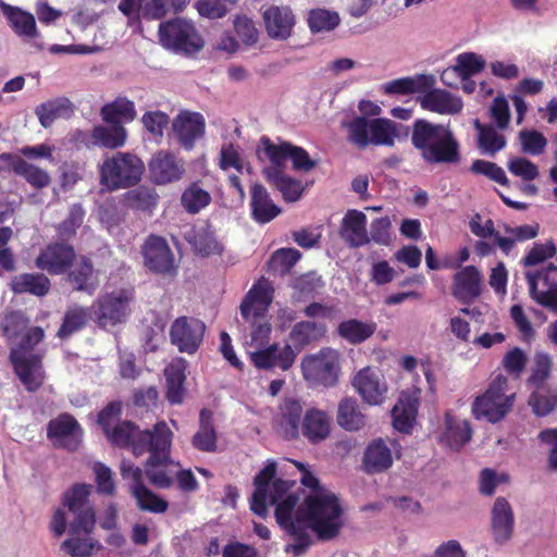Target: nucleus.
Segmentation results:
<instances>
[{
	"mask_svg": "<svg viewBox=\"0 0 557 557\" xmlns=\"http://www.w3.org/2000/svg\"><path fill=\"white\" fill-rule=\"evenodd\" d=\"M159 38L164 48L184 55L196 54L203 48V40L195 25L181 17L161 22Z\"/></svg>",
	"mask_w": 557,
	"mask_h": 557,
	"instance_id": "6e6552de",
	"label": "nucleus"
},
{
	"mask_svg": "<svg viewBox=\"0 0 557 557\" xmlns=\"http://www.w3.org/2000/svg\"><path fill=\"white\" fill-rule=\"evenodd\" d=\"M553 359L547 352H536L533 358L531 373L527 380L528 385L541 389L544 387L553 371Z\"/></svg>",
	"mask_w": 557,
	"mask_h": 557,
	"instance_id": "4d7b16f0",
	"label": "nucleus"
},
{
	"mask_svg": "<svg viewBox=\"0 0 557 557\" xmlns=\"http://www.w3.org/2000/svg\"><path fill=\"white\" fill-rule=\"evenodd\" d=\"M135 299L133 289H119L99 296L91 305L92 319L101 329L124 323Z\"/></svg>",
	"mask_w": 557,
	"mask_h": 557,
	"instance_id": "1a4fd4ad",
	"label": "nucleus"
},
{
	"mask_svg": "<svg viewBox=\"0 0 557 557\" xmlns=\"http://www.w3.org/2000/svg\"><path fill=\"white\" fill-rule=\"evenodd\" d=\"M352 385L362 397L371 405H381L386 397L387 385L383 376L370 368L361 369L354 377Z\"/></svg>",
	"mask_w": 557,
	"mask_h": 557,
	"instance_id": "4be33fe9",
	"label": "nucleus"
},
{
	"mask_svg": "<svg viewBox=\"0 0 557 557\" xmlns=\"http://www.w3.org/2000/svg\"><path fill=\"white\" fill-rule=\"evenodd\" d=\"M435 84L432 75H417L391 81L384 85V92L388 95H410L424 92Z\"/></svg>",
	"mask_w": 557,
	"mask_h": 557,
	"instance_id": "79ce46f5",
	"label": "nucleus"
},
{
	"mask_svg": "<svg viewBox=\"0 0 557 557\" xmlns=\"http://www.w3.org/2000/svg\"><path fill=\"white\" fill-rule=\"evenodd\" d=\"M508 379L496 375L488 384L486 391L475 397L472 403V414L475 419H485L490 423L502 421L513 407L516 394H507Z\"/></svg>",
	"mask_w": 557,
	"mask_h": 557,
	"instance_id": "0eeeda50",
	"label": "nucleus"
},
{
	"mask_svg": "<svg viewBox=\"0 0 557 557\" xmlns=\"http://www.w3.org/2000/svg\"><path fill=\"white\" fill-rule=\"evenodd\" d=\"M28 319L21 311H10L0 321V329L3 336L9 341L16 338L27 329Z\"/></svg>",
	"mask_w": 557,
	"mask_h": 557,
	"instance_id": "e2e57ef3",
	"label": "nucleus"
},
{
	"mask_svg": "<svg viewBox=\"0 0 557 557\" xmlns=\"http://www.w3.org/2000/svg\"><path fill=\"white\" fill-rule=\"evenodd\" d=\"M411 144L429 164L457 163L459 143L448 126L418 119L412 124Z\"/></svg>",
	"mask_w": 557,
	"mask_h": 557,
	"instance_id": "f03ea898",
	"label": "nucleus"
},
{
	"mask_svg": "<svg viewBox=\"0 0 557 557\" xmlns=\"http://www.w3.org/2000/svg\"><path fill=\"white\" fill-rule=\"evenodd\" d=\"M185 171V162L170 151L160 150L149 161L150 178L157 185L178 182Z\"/></svg>",
	"mask_w": 557,
	"mask_h": 557,
	"instance_id": "6ab92c4d",
	"label": "nucleus"
},
{
	"mask_svg": "<svg viewBox=\"0 0 557 557\" xmlns=\"http://www.w3.org/2000/svg\"><path fill=\"white\" fill-rule=\"evenodd\" d=\"M273 294L274 288L269 281L264 278L258 281L240 304L242 317L249 320L250 315L260 317L265 314L273 300Z\"/></svg>",
	"mask_w": 557,
	"mask_h": 557,
	"instance_id": "b1692460",
	"label": "nucleus"
},
{
	"mask_svg": "<svg viewBox=\"0 0 557 557\" xmlns=\"http://www.w3.org/2000/svg\"><path fill=\"white\" fill-rule=\"evenodd\" d=\"M300 258V251L295 248H280L272 253L268 262L269 271L284 276L290 272Z\"/></svg>",
	"mask_w": 557,
	"mask_h": 557,
	"instance_id": "052dcab7",
	"label": "nucleus"
},
{
	"mask_svg": "<svg viewBox=\"0 0 557 557\" xmlns=\"http://www.w3.org/2000/svg\"><path fill=\"white\" fill-rule=\"evenodd\" d=\"M336 420L341 428L349 432L358 431L366 424V416L357 399L351 397H345L339 401Z\"/></svg>",
	"mask_w": 557,
	"mask_h": 557,
	"instance_id": "c03bdc74",
	"label": "nucleus"
},
{
	"mask_svg": "<svg viewBox=\"0 0 557 557\" xmlns=\"http://www.w3.org/2000/svg\"><path fill=\"white\" fill-rule=\"evenodd\" d=\"M122 412L123 404L120 400L110 401L98 412L97 422L104 435L122 421Z\"/></svg>",
	"mask_w": 557,
	"mask_h": 557,
	"instance_id": "69168bd1",
	"label": "nucleus"
},
{
	"mask_svg": "<svg viewBox=\"0 0 557 557\" xmlns=\"http://www.w3.org/2000/svg\"><path fill=\"white\" fill-rule=\"evenodd\" d=\"M513 510L505 497H497L492 508V534L496 543L508 542L513 533Z\"/></svg>",
	"mask_w": 557,
	"mask_h": 557,
	"instance_id": "c756f323",
	"label": "nucleus"
},
{
	"mask_svg": "<svg viewBox=\"0 0 557 557\" xmlns=\"http://www.w3.org/2000/svg\"><path fill=\"white\" fill-rule=\"evenodd\" d=\"M131 490L140 510L153 513H163L168 510V502L151 492L145 484L132 485Z\"/></svg>",
	"mask_w": 557,
	"mask_h": 557,
	"instance_id": "13d9d810",
	"label": "nucleus"
},
{
	"mask_svg": "<svg viewBox=\"0 0 557 557\" xmlns=\"http://www.w3.org/2000/svg\"><path fill=\"white\" fill-rule=\"evenodd\" d=\"M21 169L17 172L29 185L36 189L48 187L51 183V177L47 171L26 162L22 159Z\"/></svg>",
	"mask_w": 557,
	"mask_h": 557,
	"instance_id": "338daca9",
	"label": "nucleus"
},
{
	"mask_svg": "<svg viewBox=\"0 0 557 557\" xmlns=\"http://www.w3.org/2000/svg\"><path fill=\"white\" fill-rule=\"evenodd\" d=\"M91 485L86 483H76L71 486L63 495L62 505L74 515L71 524V532L94 531L96 524V513L94 506L89 502Z\"/></svg>",
	"mask_w": 557,
	"mask_h": 557,
	"instance_id": "9d476101",
	"label": "nucleus"
},
{
	"mask_svg": "<svg viewBox=\"0 0 557 557\" xmlns=\"http://www.w3.org/2000/svg\"><path fill=\"white\" fill-rule=\"evenodd\" d=\"M472 436L470 423L466 420H457L449 412L445 413V431L441 441L451 449L459 450Z\"/></svg>",
	"mask_w": 557,
	"mask_h": 557,
	"instance_id": "ea45409f",
	"label": "nucleus"
},
{
	"mask_svg": "<svg viewBox=\"0 0 557 557\" xmlns=\"http://www.w3.org/2000/svg\"><path fill=\"white\" fill-rule=\"evenodd\" d=\"M126 201L134 209L148 211L157 206L158 195L153 189L139 186L127 193Z\"/></svg>",
	"mask_w": 557,
	"mask_h": 557,
	"instance_id": "0e129e2a",
	"label": "nucleus"
},
{
	"mask_svg": "<svg viewBox=\"0 0 557 557\" xmlns=\"http://www.w3.org/2000/svg\"><path fill=\"white\" fill-rule=\"evenodd\" d=\"M325 325L313 321H300L296 323L290 333L289 339L296 348H304L311 342L318 341L325 334Z\"/></svg>",
	"mask_w": 557,
	"mask_h": 557,
	"instance_id": "864d4df0",
	"label": "nucleus"
},
{
	"mask_svg": "<svg viewBox=\"0 0 557 557\" xmlns=\"http://www.w3.org/2000/svg\"><path fill=\"white\" fill-rule=\"evenodd\" d=\"M141 252L145 265L151 272L162 275L176 274L174 256L163 237L157 235L148 236L143 245Z\"/></svg>",
	"mask_w": 557,
	"mask_h": 557,
	"instance_id": "f3484780",
	"label": "nucleus"
},
{
	"mask_svg": "<svg viewBox=\"0 0 557 557\" xmlns=\"http://www.w3.org/2000/svg\"><path fill=\"white\" fill-rule=\"evenodd\" d=\"M332 418L317 407L308 406L302 419L299 438L304 437L310 444H319L331 434Z\"/></svg>",
	"mask_w": 557,
	"mask_h": 557,
	"instance_id": "5701e85b",
	"label": "nucleus"
},
{
	"mask_svg": "<svg viewBox=\"0 0 557 557\" xmlns=\"http://www.w3.org/2000/svg\"><path fill=\"white\" fill-rule=\"evenodd\" d=\"M375 330L374 322H362L357 319L343 321L337 327L339 336L352 345L366 342L374 334Z\"/></svg>",
	"mask_w": 557,
	"mask_h": 557,
	"instance_id": "09e8293b",
	"label": "nucleus"
},
{
	"mask_svg": "<svg viewBox=\"0 0 557 557\" xmlns=\"http://www.w3.org/2000/svg\"><path fill=\"white\" fill-rule=\"evenodd\" d=\"M106 437L112 446L129 448L136 458L149 454L144 467L153 486L169 488L173 485L172 468L176 466L171 457L173 432L165 421L157 422L151 430H140L136 423L122 420Z\"/></svg>",
	"mask_w": 557,
	"mask_h": 557,
	"instance_id": "f257e3e1",
	"label": "nucleus"
},
{
	"mask_svg": "<svg viewBox=\"0 0 557 557\" xmlns=\"http://www.w3.org/2000/svg\"><path fill=\"white\" fill-rule=\"evenodd\" d=\"M1 8L17 35L28 38L37 36L36 21L33 14L4 2H1Z\"/></svg>",
	"mask_w": 557,
	"mask_h": 557,
	"instance_id": "de8ad7c7",
	"label": "nucleus"
},
{
	"mask_svg": "<svg viewBox=\"0 0 557 557\" xmlns=\"http://www.w3.org/2000/svg\"><path fill=\"white\" fill-rule=\"evenodd\" d=\"M211 200L210 193L201 187L200 182L190 183L181 195V205L189 214L199 213Z\"/></svg>",
	"mask_w": 557,
	"mask_h": 557,
	"instance_id": "3c124183",
	"label": "nucleus"
},
{
	"mask_svg": "<svg viewBox=\"0 0 557 557\" xmlns=\"http://www.w3.org/2000/svg\"><path fill=\"white\" fill-rule=\"evenodd\" d=\"M267 34L275 40H286L292 36L296 17L287 5H270L262 11Z\"/></svg>",
	"mask_w": 557,
	"mask_h": 557,
	"instance_id": "412c9836",
	"label": "nucleus"
},
{
	"mask_svg": "<svg viewBox=\"0 0 557 557\" xmlns=\"http://www.w3.org/2000/svg\"><path fill=\"white\" fill-rule=\"evenodd\" d=\"M185 361L181 359L177 362H172L164 370L165 375V398L171 405H181L184 401L185 388Z\"/></svg>",
	"mask_w": 557,
	"mask_h": 557,
	"instance_id": "c9c22d12",
	"label": "nucleus"
},
{
	"mask_svg": "<svg viewBox=\"0 0 557 557\" xmlns=\"http://www.w3.org/2000/svg\"><path fill=\"white\" fill-rule=\"evenodd\" d=\"M418 400L410 396L400 397L392 410L394 428L405 434H410L418 413Z\"/></svg>",
	"mask_w": 557,
	"mask_h": 557,
	"instance_id": "37998d69",
	"label": "nucleus"
},
{
	"mask_svg": "<svg viewBox=\"0 0 557 557\" xmlns=\"http://www.w3.org/2000/svg\"><path fill=\"white\" fill-rule=\"evenodd\" d=\"M51 288V282L44 273H22L12 277L10 289L14 294H30L36 297L46 296Z\"/></svg>",
	"mask_w": 557,
	"mask_h": 557,
	"instance_id": "4c0bfd02",
	"label": "nucleus"
},
{
	"mask_svg": "<svg viewBox=\"0 0 557 557\" xmlns=\"http://www.w3.org/2000/svg\"><path fill=\"white\" fill-rule=\"evenodd\" d=\"M530 296L539 305L557 310V267L548 264L536 272H527Z\"/></svg>",
	"mask_w": 557,
	"mask_h": 557,
	"instance_id": "2eb2a0df",
	"label": "nucleus"
},
{
	"mask_svg": "<svg viewBox=\"0 0 557 557\" xmlns=\"http://www.w3.org/2000/svg\"><path fill=\"white\" fill-rule=\"evenodd\" d=\"M91 318V307L85 308L81 306H73L69 308L64 313L63 321L58 330L57 336L61 339L71 337L74 333L83 330Z\"/></svg>",
	"mask_w": 557,
	"mask_h": 557,
	"instance_id": "a18cd8bd",
	"label": "nucleus"
},
{
	"mask_svg": "<svg viewBox=\"0 0 557 557\" xmlns=\"http://www.w3.org/2000/svg\"><path fill=\"white\" fill-rule=\"evenodd\" d=\"M185 239L191 246L194 252L201 257L221 256L224 250L223 245L216 239L215 232L209 223L194 225L186 232Z\"/></svg>",
	"mask_w": 557,
	"mask_h": 557,
	"instance_id": "c85d7f7f",
	"label": "nucleus"
},
{
	"mask_svg": "<svg viewBox=\"0 0 557 557\" xmlns=\"http://www.w3.org/2000/svg\"><path fill=\"white\" fill-rule=\"evenodd\" d=\"M343 127L347 131L348 143L360 150L371 145L393 147L395 139L400 137V129L404 128L401 124L388 119L370 120L366 116H356L349 122H344Z\"/></svg>",
	"mask_w": 557,
	"mask_h": 557,
	"instance_id": "20e7f679",
	"label": "nucleus"
},
{
	"mask_svg": "<svg viewBox=\"0 0 557 557\" xmlns=\"http://www.w3.org/2000/svg\"><path fill=\"white\" fill-rule=\"evenodd\" d=\"M89 138L92 147L114 150L126 144L127 129L124 125H96L90 131Z\"/></svg>",
	"mask_w": 557,
	"mask_h": 557,
	"instance_id": "f704fd0d",
	"label": "nucleus"
},
{
	"mask_svg": "<svg viewBox=\"0 0 557 557\" xmlns=\"http://www.w3.org/2000/svg\"><path fill=\"white\" fill-rule=\"evenodd\" d=\"M88 532H71V524H69L70 537L62 542L61 549L71 557H89L94 549L98 546V542L94 540Z\"/></svg>",
	"mask_w": 557,
	"mask_h": 557,
	"instance_id": "8fccbe9b",
	"label": "nucleus"
},
{
	"mask_svg": "<svg viewBox=\"0 0 557 557\" xmlns=\"http://www.w3.org/2000/svg\"><path fill=\"white\" fill-rule=\"evenodd\" d=\"M422 94L419 102L423 110L440 114H457L462 110L461 99L445 89L431 87Z\"/></svg>",
	"mask_w": 557,
	"mask_h": 557,
	"instance_id": "7c9ffc66",
	"label": "nucleus"
},
{
	"mask_svg": "<svg viewBox=\"0 0 557 557\" xmlns=\"http://www.w3.org/2000/svg\"><path fill=\"white\" fill-rule=\"evenodd\" d=\"M101 120L106 124L123 125L133 122L137 116L135 103L126 97H116L100 109Z\"/></svg>",
	"mask_w": 557,
	"mask_h": 557,
	"instance_id": "e433bc0d",
	"label": "nucleus"
},
{
	"mask_svg": "<svg viewBox=\"0 0 557 557\" xmlns=\"http://www.w3.org/2000/svg\"><path fill=\"white\" fill-rule=\"evenodd\" d=\"M295 486V480L277 479L273 482L268 499L271 505H275L274 516L280 527L296 521L297 517H302L301 507L295 510L299 503V495L292 492Z\"/></svg>",
	"mask_w": 557,
	"mask_h": 557,
	"instance_id": "f8f14e48",
	"label": "nucleus"
},
{
	"mask_svg": "<svg viewBox=\"0 0 557 557\" xmlns=\"http://www.w3.org/2000/svg\"><path fill=\"white\" fill-rule=\"evenodd\" d=\"M205 119L200 113H180L172 123L178 143L187 150L191 149L196 139L205 133Z\"/></svg>",
	"mask_w": 557,
	"mask_h": 557,
	"instance_id": "cd10ccee",
	"label": "nucleus"
},
{
	"mask_svg": "<svg viewBox=\"0 0 557 557\" xmlns=\"http://www.w3.org/2000/svg\"><path fill=\"white\" fill-rule=\"evenodd\" d=\"M262 145V151L273 164L272 169L285 168V162L288 159L289 145L290 143L284 141L280 145H275L269 137L263 136L260 139Z\"/></svg>",
	"mask_w": 557,
	"mask_h": 557,
	"instance_id": "680f3d73",
	"label": "nucleus"
},
{
	"mask_svg": "<svg viewBox=\"0 0 557 557\" xmlns=\"http://www.w3.org/2000/svg\"><path fill=\"white\" fill-rule=\"evenodd\" d=\"M292 539L293 543L287 544L284 552L298 557L304 555L312 545V540L308 533L309 525L305 517H297L296 521L289 522L281 527Z\"/></svg>",
	"mask_w": 557,
	"mask_h": 557,
	"instance_id": "a19ab883",
	"label": "nucleus"
},
{
	"mask_svg": "<svg viewBox=\"0 0 557 557\" xmlns=\"http://www.w3.org/2000/svg\"><path fill=\"white\" fill-rule=\"evenodd\" d=\"M45 333L40 326L30 327L22 337L16 348L10 351V360L14 372L28 392H35L42 385L41 358L38 355H26L44 339Z\"/></svg>",
	"mask_w": 557,
	"mask_h": 557,
	"instance_id": "423d86ee",
	"label": "nucleus"
},
{
	"mask_svg": "<svg viewBox=\"0 0 557 557\" xmlns=\"http://www.w3.org/2000/svg\"><path fill=\"white\" fill-rule=\"evenodd\" d=\"M281 212L282 209L273 202L263 185L256 183L250 187V214L257 223H269Z\"/></svg>",
	"mask_w": 557,
	"mask_h": 557,
	"instance_id": "2f4dec72",
	"label": "nucleus"
},
{
	"mask_svg": "<svg viewBox=\"0 0 557 557\" xmlns=\"http://www.w3.org/2000/svg\"><path fill=\"white\" fill-rule=\"evenodd\" d=\"M307 407L301 397H283L272 417L273 431L285 441H298Z\"/></svg>",
	"mask_w": 557,
	"mask_h": 557,
	"instance_id": "9b49d317",
	"label": "nucleus"
},
{
	"mask_svg": "<svg viewBox=\"0 0 557 557\" xmlns=\"http://www.w3.org/2000/svg\"><path fill=\"white\" fill-rule=\"evenodd\" d=\"M276 463L265 465L253 479L255 492L250 498V510L261 518L268 516V497H270L273 482L276 480Z\"/></svg>",
	"mask_w": 557,
	"mask_h": 557,
	"instance_id": "a878e982",
	"label": "nucleus"
},
{
	"mask_svg": "<svg viewBox=\"0 0 557 557\" xmlns=\"http://www.w3.org/2000/svg\"><path fill=\"white\" fill-rule=\"evenodd\" d=\"M307 22L310 32L318 34L335 29L341 23V17L336 11L317 8L308 12Z\"/></svg>",
	"mask_w": 557,
	"mask_h": 557,
	"instance_id": "6e6d98bb",
	"label": "nucleus"
},
{
	"mask_svg": "<svg viewBox=\"0 0 557 557\" xmlns=\"http://www.w3.org/2000/svg\"><path fill=\"white\" fill-rule=\"evenodd\" d=\"M75 257V250L71 245L52 243L37 256L35 264L51 275H60L72 268Z\"/></svg>",
	"mask_w": 557,
	"mask_h": 557,
	"instance_id": "a211bd4d",
	"label": "nucleus"
},
{
	"mask_svg": "<svg viewBox=\"0 0 557 557\" xmlns=\"http://www.w3.org/2000/svg\"><path fill=\"white\" fill-rule=\"evenodd\" d=\"M532 411L537 417H545L557 410V388L534 389L528 400Z\"/></svg>",
	"mask_w": 557,
	"mask_h": 557,
	"instance_id": "bf43d9fd",
	"label": "nucleus"
},
{
	"mask_svg": "<svg viewBox=\"0 0 557 557\" xmlns=\"http://www.w3.org/2000/svg\"><path fill=\"white\" fill-rule=\"evenodd\" d=\"M339 236L351 248H359L370 243L367 232V216L363 212L350 209L341 222Z\"/></svg>",
	"mask_w": 557,
	"mask_h": 557,
	"instance_id": "bb28decb",
	"label": "nucleus"
},
{
	"mask_svg": "<svg viewBox=\"0 0 557 557\" xmlns=\"http://www.w3.org/2000/svg\"><path fill=\"white\" fill-rule=\"evenodd\" d=\"M206 332L205 323L193 317L176 318L170 327V341L180 352L194 355L200 347Z\"/></svg>",
	"mask_w": 557,
	"mask_h": 557,
	"instance_id": "ddd939ff",
	"label": "nucleus"
},
{
	"mask_svg": "<svg viewBox=\"0 0 557 557\" xmlns=\"http://www.w3.org/2000/svg\"><path fill=\"white\" fill-rule=\"evenodd\" d=\"M72 112V103L67 98H57L49 100L36 107L35 113L40 124L48 128L53 122Z\"/></svg>",
	"mask_w": 557,
	"mask_h": 557,
	"instance_id": "603ef678",
	"label": "nucleus"
},
{
	"mask_svg": "<svg viewBox=\"0 0 557 557\" xmlns=\"http://www.w3.org/2000/svg\"><path fill=\"white\" fill-rule=\"evenodd\" d=\"M483 276L474 265L460 268L453 276L451 295L461 304L470 305L482 293Z\"/></svg>",
	"mask_w": 557,
	"mask_h": 557,
	"instance_id": "aec40b11",
	"label": "nucleus"
},
{
	"mask_svg": "<svg viewBox=\"0 0 557 557\" xmlns=\"http://www.w3.org/2000/svg\"><path fill=\"white\" fill-rule=\"evenodd\" d=\"M145 172L144 161L135 153L117 151L98 166L99 184L108 191L136 186Z\"/></svg>",
	"mask_w": 557,
	"mask_h": 557,
	"instance_id": "39448f33",
	"label": "nucleus"
},
{
	"mask_svg": "<svg viewBox=\"0 0 557 557\" xmlns=\"http://www.w3.org/2000/svg\"><path fill=\"white\" fill-rule=\"evenodd\" d=\"M301 370L307 381L325 387L334 386L338 380V358L334 351L321 350L302 359Z\"/></svg>",
	"mask_w": 557,
	"mask_h": 557,
	"instance_id": "4468645a",
	"label": "nucleus"
},
{
	"mask_svg": "<svg viewBox=\"0 0 557 557\" xmlns=\"http://www.w3.org/2000/svg\"><path fill=\"white\" fill-rule=\"evenodd\" d=\"M392 451L382 438L374 440L366 448L362 465L367 473H381L391 468Z\"/></svg>",
	"mask_w": 557,
	"mask_h": 557,
	"instance_id": "72a5a7b5",
	"label": "nucleus"
},
{
	"mask_svg": "<svg viewBox=\"0 0 557 557\" xmlns=\"http://www.w3.org/2000/svg\"><path fill=\"white\" fill-rule=\"evenodd\" d=\"M485 67V60L474 52H465L457 57L456 71L459 72L460 76L466 79L469 78Z\"/></svg>",
	"mask_w": 557,
	"mask_h": 557,
	"instance_id": "774afa93",
	"label": "nucleus"
},
{
	"mask_svg": "<svg viewBox=\"0 0 557 557\" xmlns=\"http://www.w3.org/2000/svg\"><path fill=\"white\" fill-rule=\"evenodd\" d=\"M218 434L214 426L213 413L203 408L199 413V429L191 437V445L199 451L214 453L218 448Z\"/></svg>",
	"mask_w": 557,
	"mask_h": 557,
	"instance_id": "473e14b6",
	"label": "nucleus"
},
{
	"mask_svg": "<svg viewBox=\"0 0 557 557\" xmlns=\"http://www.w3.org/2000/svg\"><path fill=\"white\" fill-rule=\"evenodd\" d=\"M265 176L268 182L281 191L285 201H297L301 197L300 181L284 174L281 169H269L265 171Z\"/></svg>",
	"mask_w": 557,
	"mask_h": 557,
	"instance_id": "49530a36",
	"label": "nucleus"
},
{
	"mask_svg": "<svg viewBox=\"0 0 557 557\" xmlns=\"http://www.w3.org/2000/svg\"><path fill=\"white\" fill-rule=\"evenodd\" d=\"M296 359V352L292 346L286 344L280 348L277 344H272L269 347L250 352V360L257 369L270 370L278 367L283 371L292 368Z\"/></svg>",
	"mask_w": 557,
	"mask_h": 557,
	"instance_id": "393cba45",
	"label": "nucleus"
},
{
	"mask_svg": "<svg viewBox=\"0 0 557 557\" xmlns=\"http://www.w3.org/2000/svg\"><path fill=\"white\" fill-rule=\"evenodd\" d=\"M47 437L54 447L75 451L82 444L83 429L70 413H60L47 425Z\"/></svg>",
	"mask_w": 557,
	"mask_h": 557,
	"instance_id": "dca6fc26",
	"label": "nucleus"
},
{
	"mask_svg": "<svg viewBox=\"0 0 557 557\" xmlns=\"http://www.w3.org/2000/svg\"><path fill=\"white\" fill-rule=\"evenodd\" d=\"M474 126L479 132L478 145L479 148L487 154L494 156L496 152L504 149L506 146V138L499 134L493 126L483 125L479 120H475Z\"/></svg>",
	"mask_w": 557,
	"mask_h": 557,
	"instance_id": "5fc2aeb1",
	"label": "nucleus"
},
{
	"mask_svg": "<svg viewBox=\"0 0 557 557\" xmlns=\"http://www.w3.org/2000/svg\"><path fill=\"white\" fill-rule=\"evenodd\" d=\"M66 280L75 290L94 294L97 288V278L91 260L84 256L81 257L73 269L69 271Z\"/></svg>",
	"mask_w": 557,
	"mask_h": 557,
	"instance_id": "58836bf2",
	"label": "nucleus"
},
{
	"mask_svg": "<svg viewBox=\"0 0 557 557\" xmlns=\"http://www.w3.org/2000/svg\"><path fill=\"white\" fill-rule=\"evenodd\" d=\"M302 508L305 520L320 541H331L339 535L344 527V510L335 493L322 490L309 494L304 499Z\"/></svg>",
	"mask_w": 557,
	"mask_h": 557,
	"instance_id": "7ed1b4c3",
	"label": "nucleus"
}]
</instances>
